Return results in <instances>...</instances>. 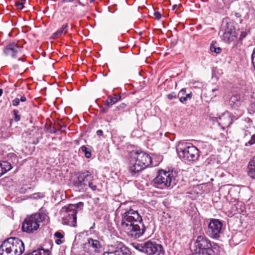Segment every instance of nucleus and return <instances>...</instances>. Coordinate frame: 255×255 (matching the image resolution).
<instances>
[{
  "mask_svg": "<svg viewBox=\"0 0 255 255\" xmlns=\"http://www.w3.org/2000/svg\"><path fill=\"white\" fill-rule=\"evenodd\" d=\"M121 226L128 236L135 239L141 237L145 231L141 216L131 209L123 214Z\"/></svg>",
  "mask_w": 255,
  "mask_h": 255,
  "instance_id": "f257e3e1",
  "label": "nucleus"
},
{
  "mask_svg": "<svg viewBox=\"0 0 255 255\" xmlns=\"http://www.w3.org/2000/svg\"><path fill=\"white\" fill-rule=\"evenodd\" d=\"M73 184L75 190L79 192H85L88 187L93 191L97 189L94 176L88 170L78 172L75 175Z\"/></svg>",
  "mask_w": 255,
  "mask_h": 255,
  "instance_id": "f03ea898",
  "label": "nucleus"
},
{
  "mask_svg": "<svg viewBox=\"0 0 255 255\" xmlns=\"http://www.w3.org/2000/svg\"><path fill=\"white\" fill-rule=\"evenodd\" d=\"M151 163V158L148 154L142 151L133 152L130 156L129 171L133 175L148 166Z\"/></svg>",
  "mask_w": 255,
  "mask_h": 255,
  "instance_id": "7ed1b4c3",
  "label": "nucleus"
},
{
  "mask_svg": "<svg viewBox=\"0 0 255 255\" xmlns=\"http://www.w3.org/2000/svg\"><path fill=\"white\" fill-rule=\"evenodd\" d=\"M22 241L17 238H9L0 246V255H21L24 251Z\"/></svg>",
  "mask_w": 255,
  "mask_h": 255,
  "instance_id": "20e7f679",
  "label": "nucleus"
},
{
  "mask_svg": "<svg viewBox=\"0 0 255 255\" xmlns=\"http://www.w3.org/2000/svg\"><path fill=\"white\" fill-rule=\"evenodd\" d=\"M179 157L185 162L195 161L199 157L198 149L193 145L181 143L176 149Z\"/></svg>",
  "mask_w": 255,
  "mask_h": 255,
  "instance_id": "39448f33",
  "label": "nucleus"
},
{
  "mask_svg": "<svg viewBox=\"0 0 255 255\" xmlns=\"http://www.w3.org/2000/svg\"><path fill=\"white\" fill-rule=\"evenodd\" d=\"M83 206L82 202L77 204H70L67 207H64L61 210L63 214V223L71 227H76L77 224V209H81Z\"/></svg>",
  "mask_w": 255,
  "mask_h": 255,
  "instance_id": "423d86ee",
  "label": "nucleus"
},
{
  "mask_svg": "<svg viewBox=\"0 0 255 255\" xmlns=\"http://www.w3.org/2000/svg\"><path fill=\"white\" fill-rule=\"evenodd\" d=\"M45 220V215L41 213H35L27 216L24 220L22 230L27 233H32L39 227V223Z\"/></svg>",
  "mask_w": 255,
  "mask_h": 255,
  "instance_id": "0eeeda50",
  "label": "nucleus"
},
{
  "mask_svg": "<svg viewBox=\"0 0 255 255\" xmlns=\"http://www.w3.org/2000/svg\"><path fill=\"white\" fill-rule=\"evenodd\" d=\"M222 40L228 43L235 41L237 39L238 33L235 30L234 23L228 19H224L221 29L219 32Z\"/></svg>",
  "mask_w": 255,
  "mask_h": 255,
  "instance_id": "6e6552de",
  "label": "nucleus"
},
{
  "mask_svg": "<svg viewBox=\"0 0 255 255\" xmlns=\"http://www.w3.org/2000/svg\"><path fill=\"white\" fill-rule=\"evenodd\" d=\"M175 177L170 171L160 170L156 177L153 179V183L156 187L160 189L168 188L173 186Z\"/></svg>",
  "mask_w": 255,
  "mask_h": 255,
  "instance_id": "1a4fd4ad",
  "label": "nucleus"
},
{
  "mask_svg": "<svg viewBox=\"0 0 255 255\" xmlns=\"http://www.w3.org/2000/svg\"><path fill=\"white\" fill-rule=\"evenodd\" d=\"M222 226V223L220 221L212 219L208 224L207 234L212 238H218L220 237Z\"/></svg>",
  "mask_w": 255,
  "mask_h": 255,
  "instance_id": "9d476101",
  "label": "nucleus"
},
{
  "mask_svg": "<svg viewBox=\"0 0 255 255\" xmlns=\"http://www.w3.org/2000/svg\"><path fill=\"white\" fill-rule=\"evenodd\" d=\"M163 252L161 245L149 241L144 243V253L148 255H160Z\"/></svg>",
  "mask_w": 255,
  "mask_h": 255,
  "instance_id": "9b49d317",
  "label": "nucleus"
},
{
  "mask_svg": "<svg viewBox=\"0 0 255 255\" xmlns=\"http://www.w3.org/2000/svg\"><path fill=\"white\" fill-rule=\"evenodd\" d=\"M109 249H113L116 255H131L129 249L121 242L114 243Z\"/></svg>",
  "mask_w": 255,
  "mask_h": 255,
  "instance_id": "f8f14e48",
  "label": "nucleus"
},
{
  "mask_svg": "<svg viewBox=\"0 0 255 255\" xmlns=\"http://www.w3.org/2000/svg\"><path fill=\"white\" fill-rule=\"evenodd\" d=\"M22 47L18 46L15 43H11L7 44L4 48V54L7 56H11L13 58L16 57L19 53H21Z\"/></svg>",
  "mask_w": 255,
  "mask_h": 255,
  "instance_id": "ddd939ff",
  "label": "nucleus"
},
{
  "mask_svg": "<svg viewBox=\"0 0 255 255\" xmlns=\"http://www.w3.org/2000/svg\"><path fill=\"white\" fill-rule=\"evenodd\" d=\"M196 247H198L200 250H207L211 246L210 241L204 236H200L197 237L195 242Z\"/></svg>",
  "mask_w": 255,
  "mask_h": 255,
  "instance_id": "4468645a",
  "label": "nucleus"
},
{
  "mask_svg": "<svg viewBox=\"0 0 255 255\" xmlns=\"http://www.w3.org/2000/svg\"><path fill=\"white\" fill-rule=\"evenodd\" d=\"M220 124L222 125L224 127H229L232 123L231 114L228 112L224 113L220 118Z\"/></svg>",
  "mask_w": 255,
  "mask_h": 255,
  "instance_id": "2eb2a0df",
  "label": "nucleus"
},
{
  "mask_svg": "<svg viewBox=\"0 0 255 255\" xmlns=\"http://www.w3.org/2000/svg\"><path fill=\"white\" fill-rule=\"evenodd\" d=\"M12 168L10 163L6 161H0V177Z\"/></svg>",
  "mask_w": 255,
  "mask_h": 255,
  "instance_id": "dca6fc26",
  "label": "nucleus"
},
{
  "mask_svg": "<svg viewBox=\"0 0 255 255\" xmlns=\"http://www.w3.org/2000/svg\"><path fill=\"white\" fill-rule=\"evenodd\" d=\"M229 104L230 105L234 108L240 107L241 105L240 95L236 94L232 96L230 99Z\"/></svg>",
  "mask_w": 255,
  "mask_h": 255,
  "instance_id": "f3484780",
  "label": "nucleus"
},
{
  "mask_svg": "<svg viewBox=\"0 0 255 255\" xmlns=\"http://www.w3.org/2000/svg\"><path fill=\"white\" fill-rule=\"evenodd\" d=\"M248 169L249 176L251 178L255 179V156L250 161Z\"/></svg>",
  "mask_w": 255,
  "mask_h": 255,
  "instance_id": "a211bd4d",
  "label": "nucleus"
},
{
  "mask_svg": "<svg viewBox=\"0 0 255 255\" xmlns=\"http://www.w3.org/2000/svg\"><path fill=\"white\" fill-rule=\"evenodd\" d=\"M87 244L89 247L92 248L95 251L100 249L101 247V245L98 240H94L92 238L88 240Z\"/></svg>",
  "mask_w": 255,
  "mask_h": 255,
  "instance_id": "6ab92c4d",
  "label": "nucleus"
},
{
  "mask_svg": "<svg viewBox=\"0 0 255 255\" xmlns=\"http://www.w3.org/2000/svg\"><path fill=\"white\" fill-rule=\"evenodd\" d=\"M114 97L109 96L106 100V106L108 107L107 108L115 104L121 99L120 96H118L116 94H114Z\"/></svg>",
  "mask_w": 255,
  "mask_h": 255,
  "instance_id": "aec40b11",
  "label": "nucleus"
},
{
  "mask_svg": "<svg viewBox=\"0 0 255 255\" xmlns=\"http://www.w3.org/2000/svg\"><path fill=\"white\" fill-rule=\"evenodd\" d=\"M220 248L216 244L211 245L207 251L211 255H219L220 253Z\"/></svg>",
  "mask_w": 255,
  "mask_h": 255,
  "instance_id": "412c9836",
  "label": "nucleus"
},
{
  "mask_svg": "<svg viewBox=\"0 0 255 255\" xmlns=\"http://www.w3.org/2000/svg\"><path fill=\"white\" fill-rule=\"evenodd\" d=\"M68 27V24H63L62 27L57 30L55 33H53L54 37H58L61 35L62 34H65L67 32V28Z\"/></svg>",
  "mask_w": 255,
  "mask_h": 255,
  "instance_id": "4be33fe9",
  "label": "nucleus"
},
{
  "mask_svg": "<svg viewBox=\"0 0 255 255\" xmlns=\"http://www.w3.org/2000/svg\"><path fill=\"white\" fill-rule=\"evenodd\" d=\"M81 151L84 153L86 158H90L91 157V152L90 148H88L85 145H83L80 147Z\"/></svg>",
  "mask_w": 255,
  "mask_h": 255,
  "instance_id": "5701e85b",
  "label": "nucleus"
},
{
  "mask_svg": "<svg viewBox=\"0 0 255 255\" xmlns=\"http://www.w3.org/2000/svg\"><path fill=\"white\" fill-rule=\"evenodd\" d=\"M242 203H239V202H237L233 206L232 210L234 212L235 214L236 213H240L243 211V210L241 208H239V207L241 206Z\"/></svg>",
  "mask_w": 255,
  "mask_h": 255,
  "instance_id": "b1692460",
  "label": "nucleus"
},
{
  "mask_svg": "<svg viewBox=\"0 0 255 255\" xmlns=\"http://www.w3.org/2000/svg\"><path fill=\"white\" fill-rule=\"evenodd\" d=\"M133 247L138 251L144 252V243L142 244H133Z\"/></svg>",
  "mask_w": 255,
  "mask_h": 255,
  "instance_id": "393cba45",
  "label": "nucleus"
},
{
  "mask_svg": "<svg viewBox=\"0 0 255 255\" xmlns=\"http://www.w3.org/2000/svg\"><path fill=\"white\" fill-rule=\"evenodd\" d=\"M210 50L212 52H214L216 53L219 54V53H221L222 49L220 47H216L214 45L212 44L210 46Z\"/></svg>",
  "mask_w": 255,
  "mask_h": 255,
  "instance_id": "a878e982",
  "label": "nucleus"
},
{
  "mask_svg": "<svg viewBox=\"0 0 255 255\" xmlns=\"http://www.w3.org/2000/svg\"><path fill=\"white\" fill-rule=\"evenodd\" d=\"M255 144V134L252 135L250 140L245 143L246 146L252 145Z\"/></svg>",
  "mask_w": 255,
  "mask_h": 255,
  "instance_id": "bb28decb",
  "label": "nucleus"
},
{
  "mask_svg": "<svg viewBox=\"0 0 255 255\" xmlns=\"http://www.w3.org/2000/svg\"><path fill=\"white\" fill-rule=\"evenodd\" d=\"M14 119L15 121L18 122L20 119V116L18 115L19 112L16 110H14L13 111Z\"/></svg>",
  "mask_w": 255,
  "mask_h": 255,
  "instance_id": "cd10ccee",
  "label": "nucleus"
},
{
  "mask_svg": "<svg viewBox=\"0 0 255 255\" xmlns=\"http://www.w3.org/2000/svg\"><path fill=\"white\" fill-rule=\"evenodd\" d=\"M198 255H211L207 250H200Z\"/></svg>",
  "mask_w": 255,
  "mask_h": 255,
  "instance_id": "c85d7f7f",
  "label": "nucleus"
},
{
  "mask_svg": "<svg viewBox=\"0 0 255 255\" xmlns=\"http://www.w3.org/2000/svg\"><path fill=\"white\" fill-rule=\"evenodd\" d=\"M15 5L16 8L19 9H22L24 7L23 3L19 1H16Z\"/></svg>",
  "mask_w": 255,
  "mask_h": 255,
  "instance_id": "c756f323",
  "label": "nucleus"
},
{
  "mask_svg": "<svg viewBox=\"0 0 255 255\" xmlns=\"http://www.w3.org/2000/svg\"><path fill=\"white\" fill-rule=\"evenodd\" d=\"M103 255H116L115 253V251L112 249H109L108 252H104Z\"/></svg>",
  "mask_w": 255,
  "mask_h": 255,
  "instance_id": "7c9ffc66",
  "label": "nucleus"
},
{
  "mask_svg": "<svg viewBox=\"0 0 255 255\" xmlns=\"http://www.w3.org/2000/svg\"><path fill=\"white\" fill-rule=\"evenodd\" d=\"M249 111L251 113H255V103H252L249 108Z\"/></svg>",
  "mask_w": 255,
  "mask_h": 255,
  "instance_id": "2f4dec72",
  "label": "nucleus"
},
{
  "mask_svg": "<svg viewBox=\"0 0 255 255\" xmlns=\"http://www.w3.org/2000/svg\"><path fill=\"white\" fill-rule=\"evenodd\" d=\"M252 61L253 66L255 69V48H254L252 54Z\"/></svg>",
  "mask_w": 255,
  "mask_h": 255,
  "instance_id": "473e14b6",
  "label": "nucleus"
},
{
  "mask_svg": "<svg viewBox=\"0 0 255 255\" xmlns=\"http://www.w3.org/2000/svg\"><path fill=\"white\" fill-rule=\"evenodd\" d=\"M33 198L35 199L40 198L44 197V194L41 193H37L33 195Z\"/></svg>",
  "mask_w": 255,
  "mask_h": 255,
  "instance_id": "72a5a7b5",
  "label": "nucleus"
},
{
  "mask_svg": "<svg viewBox=\"0 0 255 255\" xmlns=\"http://www.w3.org/2000/svg\"><path fill=\"white\" fill-rule=\"evenodd\" d=\"M19 100L18 98H15L12 101V104L13 106H17L19 104Z\"/></svg>",
  "mask_w": 255,
  "mask_h": 255,
  "instance_id": "f704fd0d",
  "label": "nucleus"
},
{
  "mask_svg": "<svg viewBox=\"0 0 255 255\" xmlns=\"http://www.w3.org/2000/svg\"><path fill=\"white\" fill-rule=\"evenodd\" d=\"M54 236L58 239H62L64 237V236L59 232H56L54 234Z\"/></svg>",
  "mask_w": 255,
  "mask_h": 255,
  "instance_id": "c9c22d12",
  "label": "nucleus"
},
{
  "mask_svg": "<svg viewBox=\"0 0 255 255\" xmlns=\"http://www.w3.org/2000/svg\"><path fill=\"white\" fill-rule=\"evenodd\" d=\"M154 16L155 17L156 19H157V20L160 19L161 17V14L158 11L154 12Z\"/></svg>",
  "mask_w": 255,
  "mask_h": 255,
  "instance_id": "e433bc0d",
  "label": "nucleus"
},
{
  "mask_svg": "<svg viewBox=\"0 0 255 255\" xmlns=\"http://www.w3.org/2000/svg\"><path fill=\"white\" fill-rule=\"evenodd\" d=\"M167 97L169 100H171L172 99H175L177 98L176 94L174 93L171 94H169L167 95Z\"/></svg>",
  "mask_w": 255,
  "mask_h": 255,
  "instance_id": "4c0bfd02",
  "label": "nucleus"
},
{
  "mask_svg": "<svg viewBox=\"0 0 255 255\" xmlns=\"http://www.w3.org/2000/svg\"><path fill=\"white\" fill-rule=\"evenodd\" d=\"M127 105L125 103H122L120 104L119 106L117 107V109L119 110L125 109Z\"/></svg>",
  "mask_w": 255,
  "mask_h": 255,
  "instance_id": "58836bf2",
  "label": "nucleus"
},
{
  "mask_svg": "<svg viewBox=\"0 0 255 255\" xmlns=\"http://www.w3.org/2000/svg\"><path fill=\"white\" fill-rule=\"evenodd\" d=\"M246 35H247V32L246 31L241 32V34H240V39L242 40L243 38H244L246 37Z\"/></svg>",
  "mask_w": 255,
  "mask_h": 255,
  "instance_id": "ea45409f",
  "label": "nucleus"
},
{
  "mask_svg": "<svg viewBox=\"0 0 255 255\" xmlns=\"http://www.w3.org/2000/svg\"><path fill=\"white\" fill-rule=\"evenodd\" d=\"M251 135V133L248 130L244 131V137L245 138L246 137H249Z\"/></svg>",
  "mask_w": 255,
  "mask_h": 255,
  "instance_id": "a19ab883",
  "label": "nucleus"
},
{
  "mask_svg": "<svg viewBox=\"0 0 255 255\" xmlns=\"http://www.w3.org/2000/svg\"><path fill=\"white\" fill-rule=\"evenodd\" d=\"M179 100L181 103H184L186 102L187 99H186L185 96H180L179 97Z\"/></svg>",
  "mask_w": 255,
  "mask_h": 255,
  "instance_id": "79ce46f5",
  "label": "nucleus"
},
{
  "mask_svg": "<svg viewBox=\"0 0 255 255\" xmlns=\"http://www.w3.org/2000/svg\"><path fill=\"white\" fill-rule=\"evenodd\" d=\"M185 94H186V90H185V89L183 88V89H182L180 91V92H179V94H178V97H179L180 95H185Z\"/></svg>",
  "mask_w": 255,
  "mask_h": 255,
  "instance_id": "37998d69",
  "label": "nucleus"
},
{
  "mask_svg": "<svg viewBox=\"0 0 255 255\" xmlns=\"http://www.w3.org/2000/svg\"><path fill=\"white\" fill-rule=\"evenodd\" d=\"M96 133L98 136H102L103 134V131L101 129H99L97 131Z\"/></svg>",
  "mask_w": 255,
  "mask_h": 255,
  "instance_id": "c03bdc74",
  "label": "nucleus"
},
{
  "mask_svg": "<svg viewBox=\"0 0 255 255\" xmlns=\"http://www.w3.org/2000/svg\"><path fill=\"white\" fill-rule=\"evenodd\" d=\"M179 7V6H178V5H176V4H175V5H174L173 6V10H175V13H180V12H181V11H180L178 12V11H177V10H176V9L177 8Z\"/></svg>",
  "mask_w": 255,
  "mask_h": 255,
  "instance_id": "a18cd8bd",
  "label": "nucleus"
},
{
  "mask_svg": "<svg viewBox=\"0 0 255 255\" xmlns=\"http://www.w3.org/2000/svg\"><path fill=\"white\" fill-rule=\"evenodd\" d=\"M63 243V241L61 240V239H57L55 240V243L57 245H60Z\"/></svg>",
  "mask_w": 255,
  "mask_h": 255,
  "instance_id": "49530a36",
  "label": "nucleus"
},
{
  "mask_svg": "<svg viewBox=\"0 0 255 255\" xmlns=\"http://www.w3.org/2000/svg\"><path fill=\"white\" fill-rule=\"evenodd\" d=\"M19 101L22 102H24L26 101V98L25 96H21L20 99H19Z\"/></svg>",
  "mask_w": 255,
  "mask_h": 255,
  "instance_id": "de8ad7c7",
  "label": "nucleus"
},
{
  "mask_svg": "<svg viewBox=\"0 0 255 255\" xmlns=\"http://www.w3.org/2000/svg\"><path fill=\"white\" fill-rule=\"evenodd\" d=\"M185 97L187 99H190L192 98V93H190L189 94H186Z\"/></svg>",
  "mask_w": 255,
  "mask_h": 255,
  "instance_id": "09e8293b",
  "label": "nucleus"
},
{
  "mask_svg": "<svg viewBox=\"0 0 255 255\" xmlns=\"http://www.w3.org/2000/svg\"><path fill=\"white\" fill-rule=\"evenodd\" d=\"M59 130H60V129H55L54 128H53L51 129L50 132L51 133H56Z\"/></svg>",
  "mask_w": 255,
  "mask_h": 255,
  "instance_id": "8fccbe9b",
  "label": "nucleus"
},
{
  "mask_svg": "<svg viewBox=\"0 0 255 255\" xmlns=\"http://www.w3.org/2000/svg\"><path fill=\"white\" fill-rule=\"evenodd\" d=\"M2 93H3L2 89H0V97L1 96Z\"/></svg>",
  "mask_w": 255,
  "mask_h": 255,
  "instance_id": "3c124183",
  "label": "nucleus"
},
{
  "mask_svg": "<svg viewBox=\"0 0 255 255\" xmlns=\"http://www.w3.org/2000/svg\"><path fill=\"white\" fill-rule=\"evenodd\" d=\"M78 3L79 5H84L79 0H78Z\"/></svg>",
  "mask_w": 255,
  "mask_h": 255,
  "instance_id": "603ef678",
  "label": "nucleus"
},
{
  "mask_svg": "<svg viewBox=\"0 0 255 255\" xmlns=\"http://www.w3.org/2000/svg\"><path fill=\"white\" fill-rule=\"evenodd\" d=\"M235 15H236V16L237 17H240V16H241V15H240V13H236L235 14Z\"/></svg>",
  "mask_w": 255,
  "mask_h": 255,
  "instance_id": "864d4df0",
  "label": "nucleus"
},
{
  "mask_svg": "<svg viewBox=\"0 0 255 255\" xmlns=\"http://www.w3.org/2000/svg\"><path fill=\"white\" fill-rule=\"evenodd\" d=\"M18 60L19 61H21V60L22 61H24L23 59L22 58H18Z\"/></svg>",
  "mask_w": 255,
  "mask_h": 255,
  "instance_id": "5fc2aeb1",
  "label": "nucleus"
},
{
  "mask_svg": "<svg viewBox=\"0 0 255 255\" xmlns=\"http://www.w3.org/2000/svg\"><path fill=\"white\" fill-rule=\"evenodd\" d=\"M217 90L216 89H213L212 90V91H213V92H214V91H217Z\"/></svg>",
  "mask_w": 255,
  "mask_h": 255,
  "instance_id": "6e6d98bb",
  "label": "nucleus"
},
{
  "mask_svg": "<svg viewBox=\"0 0 255 255\" xmlns=\"http://www.w3.org/2000/svg\"><path fill=\"white\" fill-rule=\"evenodd\" d=\"M13 67H14V69H16V68H17V66L16 65H14V66H13Z\"/></svg>",
  "mask_w": 255,
  "mask_h": 255,
  "instance_id": "4d7b16f0",
  "label": "nucleus"
},
{
  "mask_svg": "<svg viewBox=\"0 0 255 255\" xmlns=\"http://www.w3.org/2000/svg\"><path fill=\"white\" fill-rule=\"evenodd\" d=\"M95 0H90V2L91 3V2H93Z\"/></svg>",
  "mask_w": 255,
  "mask_h": 255,
  "instance_id": "13d9d810",
  "label": "nucleus"
},
{
  "mask_svg": "<svg viewBox=\"0 0 255 255\" xmlns=\"http://www.w3.org/2000/svg\"><path fill=\"white\" fill-rule=\"evenodd\" d=\"M105 111V109H103V111L104 112Z\"/></svg>",
  "mask_w": 255,
  "mask_h": 255,
  "instance_id": "bf43d9fd",
  "label": "nucleus"
}]
</instances>
